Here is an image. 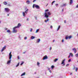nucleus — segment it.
<instances>
[{
    "mask_svg": "<svg viewBox=\"0 0 78 78\" xmlns=\"http://www.w3.org/2000/svg\"><path fill=\"white\" fill-rule=\"evenodd\" d=\"M48 20H49V19L48 18V20H48Z\"/></svg>",
    "mask_w": 78,
    "mask_h": 78,
    "instance_id": "nucleus-57",
    "label": "nucleus"
},
{
    "mask_svg": "<svg viewBox=\"0 0 78 78\" xmlns=\"http://www.w3.org/2000/svg\"><path fill=\"white\" fill-rule=\"evenodd\" d=\"M25 75V73H24L21 74V76H24Z\"/></svg>",
    "mask_w": 78,
    "mask_h": 78,
    "instance_id": "nucleus-13",
    "label": "nucleus"
},
{
    "mask_svg": "<svg viewBox=\"0 0 78 78\" xmlns=\"http://www.w3.org/2000/svg\"><path fill=\"white\" fill-rule=\"evenodd\" d=\"M62 42H64V39L62 40Z\"/></svg>",
    "mask_w": 78,
    "mask_h": 78,
    "instance_id": "nucleus-51",
    "label": "nucleus"
},
{
    "mask_svg": "<svg viewBox=\"0 0 78 78\" xmlns=\"http://www.w3.org/2000/svg\"><path fill=\"white\" fill-rule=\"evenodd\" d=\"M44 22H45V23H47V22H48V20H45L44 21Z\"/></svg>",
    "mask_w": 78,
    "mask_h": 78,
    "instance_id": "nucleus-31",
    "label": "nucleus"
},
{
    "mask_svg": "<svg viewBox=\"0 0 78 78\" xmlns=\"http://www.w3.org/2000/svg\"><path fill=\"white\" fill-rule=\"evenodd\" d=\"M19 63H18V64H17V65H16V67H18V66H19Z\"/></svg>",
    "mask_w": 78,
    "mask_h": 78,
    "instance_id": "nucleus-28",
    "label": "nucleus"
},
{
    "mask_svg": "<svg viewBox=\"0 0 78 78\" xmlns=\"http://www.w3.org/2000/svg\"><path fill=\"white\" fill-rule=\"evenodd\" d=\"M47 14L49 16H50V15H51V13H50V12H48Z\"/></svg>",
    "mask_w": 78,
    "mask_h": 78,
    "instance_id": "nucleus-22",
    "label": "nucleus"
},
{
    "mask_svg": "<svg viewBox=\"0 0 78 78\" xmlns=\"http://www.w3.org/2000/svg\"><path fill=\"white\" fill-rule=\"evenodd\" d=\"M69 64H67V65H66V66H69Z\"/></svg>",
    "mask_w": 78,
    "mask_h": 78,
    "instance_id": "nucleus-53",
    "label": "nucleus"
},
{
    "mask_svg": "<svg viewBox=\"0 0 78 78\" xmlns=\"http://www.w3.org/2000/svg\"><path fill=\"white\" fill-rule=\"evenodd\" d=\"M56 6H58V4H56L55 5Z\"/></svg>",
    "mask_w": 78,
    "mask_h": 78,
    "instance_id": "nucleus-56",
    "label": "nucleus"
},
{
    "mask_svg": "<svg viewBox=\"0 0 78 78\" xmlns=\"http://www.w3.org/2000/svg\"><path fill=\"white\" fill-rule=\"evenodd\" d=\"M16 27H14V28H13V33H17V30H16Z\"/></svg>",
    "mask_w": 78,
    "mask_h": 78,
    "instance_id": "nucleus-3",
    "label": "nucleus"
},
{
    "mask_svg": "<svg viewBox=\"0 0 78 78\" xmlns=\"http://www.w3.org/2000/svg\"><path fill=\"white\" fill-rule=\"evenodd\" d=\"M48 15H47V13L45 12L44 13V17H46L47 18H48Z\"/></svg>",
    "mask_w": 78,
    "mask_h": 78,
    "instance_id": "nucleus-8",
    "label": "nucleus"
},
{
    "mask_svg": "<svg viewBox=\"0 0 78 78\" xmlns=\"http://www.w3.org/2000/svg\"><path fill=\"white\" fill-rule=\"evenodd\" d=\"M40 41H41V39H38L37 41V43H39V42H40Z\"/></svg>",
    "mask_w": 78,
    "mask_h": 78,
    "instance_id": "nucleus-15",
    "label": "nucleus"
},
{
    "mask_svg": "<svg viewBox=\"0 0 78 78\" xmlns=\"http://www.w3.org/2000/svg\"><path fill=\"white\" fill-rule=\"evenodd\" d=\"M65 60H66L65 59H64L62 61V62L61 63V64H63V66L65 65V64H64V62H65Z\"/></svg>",
    "mask_w": 78,
    "mask_h": 78,
    "instance_id": "nucleus-11",
    "label": "nucleus"
},
{
    "mask_svg": "<svg viewBox=\"0 0 78 78\" xmlns=\"http://www.w3.org/2000/svg\"><path fill=\"white\" fill-rule=\"evenodd\" d=\"M48 59V57H47V55H46L44 56L43 58V59L44 60H45V59Z\"/></svg>",
    "mask_w": 78,
    "mask_h": 78,
    "instance_id": "nucleus-6",
    "label": "nucleus"
},
{
    "mask_svg": "<svg viewBox=\"0 0 78 78\" xmlns=\"http://www.w3.org/2000/svg\"><path fill=\"white\" fill-rule=\"evenodd\" d=\"M35 7L37 9H40V7H39V5H36V4L35 5Z\"/></svg>",
    "mask_w": 78,
    "mask_h": 78,
    "instance_id": "nucleus-10",
    "label": "nucleus"
},
{
    "mask_svg": "<svg viewBox=\"0 0 78 78\" xmlns=\"http://www.w3.org/2000/svg\"><path fill=\"white\" fill-rule=\"evenodd\" d=\"M5 11H6L7 12H9V11H10V9H9L8 8H5Z\"/></svg>",
    "mask_w": 78,
    "mask_h": 78,
    "instance_id": "nucleus-2",
    "label": "nucleus"
},
{
    "mask_svg": "<svg viewBox=\"0 0 78 78\" xmlns=\"http://www.w3.org/2000/svg\"><path fill=\"white\" fill-rule=\"evenodd\" d=\"M5 30H8V28H5Z\"/></svg>",
    "mask_w": 78,
    "mask_h": 78,
    "instance_id": "nucleus-42",
    "label": "nucleus"
},
{
    "mask_svg": "<svg viewBox=\"0 0 78 78\" xmlns=\"http://www.w3.org/2000/svg\"><path fill=\"white\" fill-rule=\"evenodd\" d=\"M60 28H61V26H59L57 31H58V30H59L60 29Z\"/></svg>",
    "mask_w": 78,
    "mask_h": 78,
    "instance_id": "nucleus-16",
    "label": "nucleus"
},
{
    "mask_svg": "<svg viewBox=\"0 0 78 78\" xmlns=\"http://www.w3.org/2000/svg\"><path fill=\"white\" fill-rule=\"evenodd\" d=\"M1 23V21H0V23Z\"/></svg>",
    "mask_w": 78,
    "mask_h": 78,
    "instance_id": "nucleus-63",
    "label": "nucleus"
},
{
    "mask_svg": "<svg viewBox=\"0 0 78 78\" xmlns=\"http://www.w3.org/2000/svg\"><path fill=\"white\" fill-rule=\"evenodd\" d=\"M35 38V37H34V36H32L31 37V39H34Z\"/></svg>",
    "mask_w": 78,
    "mask_h": 78,
    "instance_id": "nucleus-17",
    "label": "nucleus"
},
{
    "mask_svg": "<svg viewBox=\"0 0 78 78\" xmlns=\"http://www.w3.org/2000/svg\"><path fill=\"white\" fill-rule=\"evenodd\" d=\"M66 6V4H64L63 5H61V6L62 7V6Z\"/></svg>",
    "mask_w": 78,
    "mask_h": 78,
    "instance_id": "nucleus-21",
    "label": "nucleus"
},
{
    "mask_svg": "<svg viewBox=\"0 0 78 78\" xmlns=\"http://www.w3.org/2000/svg\"><path fill=\"white\" fill-rule=\"evenodd\" d=\"M35 5H36V4H34L33 6V8H34V6L35 7Z\"/></svg>",
    "mask_w": 78,
    "mask_h": 78,
    "instance_id": "nucleus-29",
    "label": "nucleus"
},
{
    "mask_svg": "<svg viewBox=\"0 0 78 78\" xmlns=\"http://www.w3.org/2000/svg\"><path fill=\"white\" fill-rule=\"evenodd\" d=\"M36 0H34L33 1V2H36Z\"/></svg>",
    "mask_w": 78,
    "mask_h": 78,
    "instance_id": "nucleus-44",
    "label": "nucleus"
},
{
    "mask_svg": "<svg viewBox=\"0 0 78 78\" xmlns=\"http://www.w3.org/2000/svg\"><path fill=\"white\" fill-rule=\"evenodd\" d=\"M70 55H69V56H68V58H70Z\"/></svg>",
    "mask_w": 78,
    "mask_h": 78,
    "instance_id": "nucleus-45",
    "label": "nucleus"
},
{
    "mask_svg": "<svg viewBox=\"0 0 78 78\" xmlns=\"http://www.w3.org/2000/svg\"><path fill=\"white\" fill-rule=\"evenodd\" d=\"M54 67H55V66H51V68L52 69H53V68H54Z\"/></svg>",
    "mask_w": 78,
    "mask_h": 78,
    "instance_id": "nucleus-34",
    "label": "nucleus"
},
{
    "mask_svg": "<svg viewBox=\"0 0 78 78\" xmlns=\"http://www.w3.org/2000/svg\"><path fill=\"white\" fill-rule=\"evenodd\" d=\"M55 1H54L52 2V5H53V3H55Z\"/></svg>",
    "mask_w": 78,
    "mask_h": 78,
    "instance_id": "nucleus-36",
    "label": "nucleus"
},
{
    "mask_svg": "<svg viewBox=\"0 0 78 78\" xmlns=\"http://www.w3.org/2000/svg\"><path fill=\"white\" fill-rule=\"evenodd\" d=\"M3 3L5 5H7V2H4Z\"/></svg>",
    "mask_w": 78,
    "mask_h": 78,
    "instance_id": "nucleus-18",
    "label": "nucleus"
},
{
    "mask_svg": "<svg viewBox=\"0 0 78 78\" xmlns=\"http://www.w3.org/2000/svg\"><path fill=\"white\" fill-rule=\"evenodd\" d=\"M35 18L36 19V20H37V17L36 16H35Z\"/></svg>",
    "mask_w": 78,
    "mask_h": 78,
    "instance_id": "nucleus-50",
    "label": "nucleus"
},
{
    "mask_svg": "<svg viewBox=\"0 0 78 78\" xmlns=\"http://www.w3.org/2000/svg\"><path fill=\"white\" fill-rule=\"evenodd\" d=\"M76 8H78V4L76 6Z\"/></svg>",
    "mask_w": 78,
    "mask_h": 78,
    "instance_id": "nucleus-49",
    "label": "nucleus"
},
{
    "mask_svg": "<svg viewBox=\"0 0 78 78\" xmlns=\"http://www.w3.org/2000/svg\"><path fill=\"white\" fill-rule=\"evenodd\" d=\"M28 12V9H27L25 11V13H26V14H27V12Z\"/></svg>",
    "mask_w": 78,
    "mask_h": 78,
    "instance_id": "nucleus-20",
    "label": "nucleus"
},
{
    "mask_svg": "<svg viewBox=\"0 0 78 78\" xmlns=\"http://www.w3.org/2000/svg\"><path fill=\"white\" fill-rule=\"evenodd\" d=\"M30 32H31L33 31V29L31 28V29H30Z\"/></svg>",
    "mask_w": 78,
    "mask_h": 78,
    "instance_id": "nucleus-38",
    "label": "nucleus"
},
{
    "mask_svg": "<svg viewBox=\"0 0 78 78\" xmlns=\"http://www.w3.org/2000/svg\"><path fill=\"white\" fill-rule=\"evenodd\" d=\"M78 68H76V72H77V71H78Z\"/></svg>",
    "mask_w": 78,
    "mask_h": 78,
    "instance_id": "nucleus-30",
    "label": "nucleus"
},
{
    "mask_svg": "<svg viewBox=\"0 0 78 78\" xmlns=\"http://www.w3.org/2000/svg\"><path fill=\"white\" fill-rule=\"evenodd\" d=\"M23 63H24V62H23L21 63L20 64V65L22 66V64H23Z\"/></svg>",
    "mask_w": 78,
    "mask_h": 78,
    "instance_id": "nucleus-33",
    "label": "nucleus"
},
{
    "mask_svg": "<svg viewBox=\"0 0 78 78\" xmlns=\"http://www.w3.org/2000/svg\"><path fill=\"white\" fill-rule=\"evenodd\" d=\"M53 42H55V40H53Z\"/></svg>",
    "mask_w": 78,
    "mask_h": 78,
    "instance_id": "nucleus-61",
    "label": "nucleus"
},
{
    "mask_svg": "<svg viewBox=\"0 0 78 78\" xmlns=\"http://www.w3.org/2000/svg\"><path fill=\"white\" fill-rule=\"evenodd\" d=\"M50 68H48V70H50Z\"/></svg>",
    "mask_w": 78,
    "mask_h": 78,
    "instance_id": "nucleus-59",
    "label": "nucleus"
},
{
    "mask_svg": "<svg viewBox=\"0 0 78 78\" xmlns=\"http://www.w3.org/2000/svg\"><path fill=\"white\" fill-rule=\"evenodd\" d=\"M72 50L74 51L75 53H76V51H76V48H73V49Z\"/></svg>",
    "mask_w": 78,
    "mask_h": 78,
    "instance_id": "nucleus-7",
    "label": "nucleus"
},
{
    "mask_svg": "<svg viewBox=\"0 0 78 78\" xmlns=\"http://www.w3.org/2000/svg\"><path fill=\"white\" fill-rule=\"evenodd\" d=\"M62 12H64V9H62Z\"/></svg>",
    "mask_w": 78,
    "mask_h": 78,
    "instance_id": "nucleus-48",
    "label": "nucleus"
},
{
    "mask_svg": "<svg viewBox=\"0 0 78 78\" xmlns=\"http://www.w3.org/2000/svg\"><path fill=\"white\" fill-rule=\"evenodd\" d=\"M50 28L51 29L53 28V26H51Z\"/></svg>",
    "mask_w": 78,
    "mask_h": 78,
    "instance_id": "nucleus-39",
    "label": "nucleus"
},
{
    "mask_svg": "<svg viewBox=\"0 0 78 78\" xmlns=\"http://www.w3.org/2000/svg\"><path fill=\"white\" fill-rule=\"evenodd\" d=\"M18 59H20V58L19 57V56H18Z\"/></svg>",
    "mask_w": 78,
    "mask_h": 78,
    "instance_id": "nucleus-43",
    "label": "nucleus"
},
{
    "mask_svg": "<svg viewBox=\"0 0 78 78\" xmlns=\"http://www.w3.org/2000/svg\"><path fill=\"white\" fill-rule=\"evenodd\" d=\"M70 61H71V59H69V60L68 61V62H70Z\"/></svg>",
    "mask_w": 78,
    "mask_h": 78,
    "instance_id": "nucleus-41",
    "label": "nucleus"
},
{
    "mask_svg": "<svg viewBox=\"0 0 78 78\" xmlns=\"http://www.w3.org/2000/svg\"><path fill=\"white\" fill-rule=\"evenodd\" d=\"M27 39V37H24V39H25V40H26V39Z\"/></svg>",
    "mask_w": 78,
    "mask_h": 78,
    "instance_id": "nucleus-40",
    "label": "nucleus"
},
{
    "mask_svg": "<svg viewBox=\"0 0 78 78\" xmlns=\"http://www.w3.org/2000/svg\"><path fill=\"white\" fill-rule=\"evenodd\" d=\"M7 16H9V14H8Z\"/></svg>",
    "mask_w": 78,
    "mask_h": 78,
    "instance_id": "nucleus-60",
    "label": "nucleus"
},
{
    "mask_svg": "<svg viewBox=\"0 0 78 78\" xmlns=\"http://www.w3.org/2000/svg\"><path fill=\"white\" fill-rule=\"evenodd\" d=\"M10 62H11V60H9L8 61V62H7V64H9L10 63Z\"/></svg>",
    "mask_w": 78,
    "mask_h": 78,
    "instance_id": "nucleus-23",
    "label": "nucleus"
},
{
    "mask_svg": "<svg viewBox=\"0 0 78 78\" xmlns=\"http://www.w3.org/2000/svg\"><path fill=\"white\" fill-rule=\"evenodd\" d=\"M48 5V4H47V5H46V6H47V5Z\"/></svg>",
    "mask_w": 78,
    "mask_h": 78,
    "instance_id": "nucleus-62",
    "label": "nucleus"
},
{
    "mask_svg": "<svg viewBox=\"0 0 78 78\" xmlns=\"http://www.w3.org/2000/svg\"><path fill=\"white\" fill-rule=\"evenodd\" d=\"M7 6H11V5L9 4H7Z\"/></svg>",
    "mask_w": 78,
    "mask_h": 78,
    "instance_id": "nucleus-35",
    "label": "nucleus"
},
{
    "mask_svg": "<svg viewBox=\"0 0 78 78\" xmlns=\"http://www.w3.org/2000/svg\"><path fill=\"white\" fill-rule=\"evenodd\" d=\"M49 72H50L51 73V70L49 71Z\"/></svg>",
    "mask_w": 78,
    "mask_h": 78,
    "instance_id": "nucleus-52",
    "label": "nucleus"
},
{
    "mask_svg": "<svg viewBox=\"0 0 78 78\" xmlns=\"http://www.w3.org/2000/svg\"><path fill=\"white\" fill-rule=\"evenodd\" d=\"M58 58H56L55 59V60H54V62H56V61H58Z\"/></svg>",
    "mask_w": 78,
    "mask_h": 78,
    "instance_id": "nucleus-26",
    "label": "nucleus"
},
{
    "mask_svg": "<svg viewBox=\"0 0 78 78\" xmlns=\"http://www.w3.org/2000/svg\"><path fill=\"white\" fill-rule=\"evenodd\" d=\"M64 23H66V20H65L64 21Z\"/></svg>",
    "mask_w": 78,
    "mask_h": 78,
    "instance_id": "nucleus-47",
    "label": "nucleus"
},
{
    "mask_svg": "<svg viewBox=\"0 0 78 78\" xmlns=\"http://www.w3.org/2000/svg\"><path fill=\"white\" fill-rule=\"evenodd\" d=\"M49 50H51V47L50 48Z\"/></svg>",
    "mask_w": 78,
    "mask_h": 78,
    "instance_id": "nucleus-46",
    "label": "nucleus"
},
{
    "mask_svg": "<svg viewBox=\"0 0 78 78\" xmlns=\"http://www.w3.org/2000/svg\"><path fill=\"white\" fill-rule=\"evenodd\" d=\"M39 29H37V30H36V31L35 33H38V32H39Z\"/></svg>",
    "mask_w": 78,
    "mask_h": 78,
    "instance_id": "nucleus-27",
    "label": "nucleus"
},
{
    "mask_svg": "<svg viewBox=\"0 0 78 78\" xmlns=\"http://www.w3.org/2000/svg\"><path fill=\"white\" fill-rule=\"evenodd\" d=\"M27 20H29V19L28 18H27Z\"/></svg>",
    "mask_w": 78,
    "mask_h": 78,
    "instance_id": "nucleus-58",
    "label": "nucleus"
},
{
    "mask_svg": "<svg viewBox=\"0 0 78 78\" xmlns=\"http://www.w3.org/2000/svg\"><path fill=\"white\" fill-rule=\"evenodd\" d=\"M26 53V51H25V52H23V54H24V53Z\"/></svg>",
    "mask_w": 78,
    "mask_h": 78,
    "instance_id": "nucleus-54",
    "label": "nucleus"
},
{
    "mask_svg": "<svg viewBox=\"0 0 78 78\" xmlns=\"http://www.w3.org/2000/svg\"><path fill=\"white\" fill-rule=\"evenodd\" d=\"M26 3L28 4H30V1H29V0H27V1Z\"/></svg>",
    "mask_w": 78,
    "mask_h": 78,
    "instance_id": "nucleus-12",
    "label": "nucleus"
},
{
    "mask_svg": "<svg viewBox=\"0 0 78 78\" xmlns=\"http://www.w3.org/2000/svg\"><path fill=\"white\" fill-rule=\"evenodd\" d=\"M69 55L70 56H71L72 57H73V54L72 53H70L69 54Z\"/></svg>",
    "mask_w": 78,
    "mask_h": 78,
    "instance_id": "nucleus-19",
    "label": "nucleus"
},
{
    "mask_svg": "<svg viewBox=\"0 0 78 78\" xmlns=\"http://www.w3.org/2000/svg\"><path fill=\"white\" fill-rule=\"evenodd\" d=\"M9 59H11L12 58V55L11 54V52H10V53L9 54Z\"/></svg>",
    "mask_w": 78,
    "mask_h": 78,
    "instance_id": "nucleus-4",
    "label": "nucleus"
},
{
    "mask_svg": "<svg viewBox=\"0 0 78 78\" xmlns=\"http://www.w3.org/2000/svg\"><path fill=\"white\" fill-rule=\"evenodd\" d=\"M71 38H72L71 36H70L68 37L66 36L65 37V39L66 40H67L68 39H71Z\"/></svg>",
    "mask_w": 78,
    "mask_h": 78,
    "instance_id": "nucleus-1",
    "label": "nucleus"
},
{
    "mask_svg": "<svg viewBox=\"0 0 78 78\" xmlns=\"http://www.w3.org/2000/svg\"><path fill=\"white\" fill-rule=\"evenodd\" d=\"M6 46H5L1 50V52H2V51H4V50H5V49H6Z\"/></svg>",
    "mask_w": 78,
    "mask_h": 78,
    "instance_id": "nucleus-9",
    "label": "nucleus"
},
{
    "mask_svg": "<svg viewBox=\"0 0 78 78\" xmlns=\"http://www.w3.org/2000/svg\"><path fill=\"white\" fill-rule=\"evenodd\" d=\"M7 33H10L11 32H10V30H7Z\"/></svg>",
    "mask_w": 78,
    "mask_h": 78,
    "instance_id": "nucleus-25",
    "label": "nucleus"
},
{
    "mask_svg": "<svg viewBox=\"0 0 78 78\" xmlns=\"http://www.w3.org/2000/svg\"><path fill=\"white\" fill-rule=\"evenodd\" d=\"M39 64H40V63H39V62H38L37 63V65L38 66H39Z\"/></svg>",
    "mask_w": 78,
    "mask_h": 78,
    "instance_id": "nucleus-32",
    "label": "nucleus"
},
{
    "mask_svg": "<svg viewBox=\"0 0 78 78\" xmlns=\"http://www.w3.org/2000/svg\"><path fill=\"white\" fill-rule=\"evenodd\" d=\"M23 16H24V17H25V12H23Z\"/></svg>",
    "mask_w": 78,
    "mask_h": 78,
    "instance_id": "nucleus-24",
    "label": "nucleus"
},
{
    "mask_svg": "<svg viewBox=\"0 0 78 78\" xmlns=\"http://www.w3.org/2000/svg\"><path fill=\"white\" fill-rule=\"evenodd\" d=\"M47 11H48V9H47L45 10V12H47Z\"/></svg>",
    "mask_w": 78,
    "mask_h": 78,
    "instance_id": "nucleus-37",
    "label": "nucleus"
},
{
    "mask_svg": "<svg viewBox=\"0 0 78 78\" xmlns=\"http://www.w3.org/2000/svg\"><path fill=\"white\" fill-rule=\"evenodd\" d=\"M77 62H78V61H77Z\"/></svg>",
    "mask_w": 78,
    "mask_h": 78,
    "instance_id": "nucleus-64",
    "label": "nucleus"
},
{
    "mask_svg": "<svg viewBox=\"0 0 78 78\" xmlns=\"http://www.w3.org/2000/svg\"><path fill=\"white\" fill-rule=\"evenodd\" d=\"M75 67H74V68H73V70H75Z\"/></svg>",
    "mask_w": 78,
    "mask_h": 78,
    "instance_id": "nucleus-55",
    "label": "nucleus"
},
{
    "mask_svg": "<svg viewBox=\"0 0 78 78\" xmlns=\"http://www.w3.org/2000/svg\"><path fill=\"white\" fill-rule=\"evenodd\" d=\"M73 2V1L72 0H70V5H72Z\"/></svg>",
    "mask_w": 78,
    "mask_h": 78,
    "instance_id": "nucleus-14",
    "label": "nucleus"
},
{
    "mask_svg": "<svg viewBox=\"0 0 78 78\" xmlns=\"http://www.w3.org/2000/svg\"><path fill=\"white\" fill-rule=\"evenodd\" d=\"M21 24H20V23H19L18 24L17 26L16 27H15L16 28H19V27H21Z\"/></svg>",
    "mask_w": 78,
    "mask_h": 78,
    "instance_id": "nucleus-5",
    "label": "nucleus"
}]
</instances>
